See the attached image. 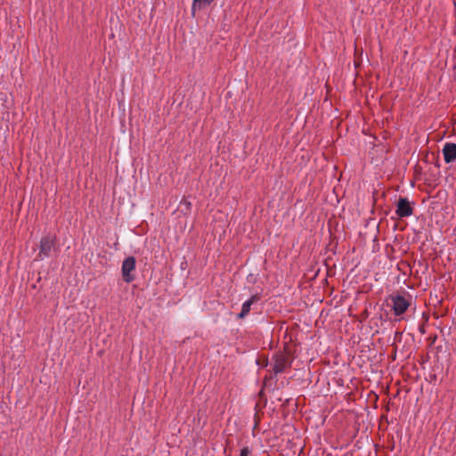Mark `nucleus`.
Wrapping results in <instances>:
<instances>
[{"label": "nucleus", "mask_w": 456, "mask_h": 456, "mask_svg": "<svg viewBox=\"0 0 456 456\" xmlns=\"http://www.w3.org/2000/svg\"><path fill=\"white\" fill-rule=\"evenodd\" d=\"M55 237L52 235H46L41 239L39 253L37 256V260H43L45 257H48L52 252L55 248Z\"/></svg>", "instance_id": "obj_1"}, {"label": "nucleus", "mask_w": 456, "mask_h": 456, "mask_svg": "<svg viewBox=\"0 0 456 456\" xmlns=\"http://www.w3.org/2000/svg\"><path fill=\"white\" fill-rule=\"evenodd\" d=\"M390 300L391 308L395 316L403 314L410 306V300L401 295L391 296Z\"/></svg>", "instance_id": "obj_2"}, {"label": "nucleus", "mask_w": 456, "mask_h": 456, "mask_svg": "<svg viewBox=\"0 0 456 456\" xmlns=\"http://www.w3.org/2000/svg\"><path fill=\"white\" fill-rule=\"evenodd\" d=\"M273 370L274 374L281 373L290 366L288 355L284 352H279L273 355Z\"/></svg>", "instance_id": "obj_3"}, {"label": "nucleus", "mask_w": 456, "mask_h": 456, "mask_svg": "<svg viewBox=\"0 0 456 456\" xmlns=\"http://www.w3.org/2000/svg\"><path fill=\"white\" fill-rule=\"evenodd\" d=\"M134 269L135 258L134 256L126 258L122 265V276L126 282H131L134 281V276L133 275V272Z\"/></svg>", "instance_id": "obj_4"}, {"label": "nucleus", "mask_w": 456, "mask_h": 456, "mask_svg": "<svg viewBox=\"0 0 456 456\" xmlns=\"http://www.w3.org/2000/svg\"><path fill=\"white\" fill-rule=\"evenodd\" d=\"M412 208L406 198H400L397 202L396 215L403 218L412 215Z\"/></svg>", "instance_id": "obj_5"}, {"label": "nucleus", "mask_w": 456, "mask_h": 456, "mask_svg": "<svg viewBox=\"0 0 456 456\" xmlns=\"http://www.w3.org/2000/svg\"><path fill=\"white\" fill-rule=\"evenodd\" d=\"M443 154L446 163L453 162L456 159V143L446 142L443 148Z\"/></svg>", "instance_id": "obj_6"}, {"label": "nucleus", "mask_w": 456, "mask_h": 456, "mask_svg": "<svg viewBox=\"0 0 456 456\" xmlns=\"http://www.w3.org/2000/svg\"><path fill=\"white\" fill-rule=\"evenodd\" d=\"M258 300H259V297L257 295H254L248 300L244 302L243 305H242V307H241V311L238 314V317L240 318V319L245 318L248 314V313L250 312L251 305L254 303H256V301H258Z\"/></svg>", "instance_id": "obj_7"}, {"label": "nucleus", "mask_w": 456, "mask_h": 456, "mask_svg": "<svg viewBox=\"0 0 456 456\" xmlns=\"http://www.w3.org/2000/svg\"><path fill=\"white\" fill-rule=\"evenodd\" d=\"M214 0H193L191 11L192 13L195 12L196 10H201L207 5L210 4Z\"/></svg>", "instance_id": "obj_8"}, {"label": "nucleus", "mask_w": 456, "mask_h": 456, "mask_svg": "<svg viewBox=\"0 0 456 456\" xmlns=\"http://www.w3.org/2000/svg\"><path fill=\"white\" fill-rule=\"evenodd\" d=\"M250 453V450L248 447H244L240 450V456H248Z\"/></svg>", "instance_id": "obj_9"}]
</instances>
